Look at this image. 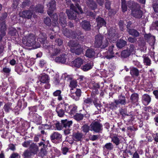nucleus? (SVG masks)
<instances>
[{
    "label": "nucleus",
    "instance_id": "aec40b11",
    "mask_svg": "<svg viewBox=\"0 0 158 158\" xmlns=\"http://www.w3.org/2000/svg\"><path fill=\"white\" fill-rule=\"evenodd\" d=\"M82 28L85 30L89 31L90 29V25L89 22L86 20L82 21L80 23Z\"/></svg>",
    "mask_w": 158,
    "mask_h": 158
},
{
    "label": "nucleus",
    "instance_id": "f257e3e1",
    "mask_svg": "<svg viewBox=\"0 0 158 158\" xmlns=\"http://www.w3.org/2000/svg\"><path fill=\"white\" fill-rule=\"evenodd\" d=\"M40 36L37 39V43H36L35 37L34 35L32 34H29L23 37L22 42L26 46H33L35 48H39L40 46V44H43L46 39V35L44 34L41 33Z\"/></svg>",
    "mask_w": 158,
    "mask_h": 158
},
{
    "label": "nucleus",
    "instance_id": "6e6d98bb",
    "mask_svg": "<svg viewBox=\"0 0 158 158\" xmlns=\"http://www.w3.org/2000/svg\"><path fill=\"white\" fill-rule=\"evenodd\" d=\"M122 11L123 12L126 11L127 10V6L126 5L125 2L123 1H122Z\"/></svg>",
    "mask_w": 158,
    "mask_h": 158
},
{
    "label": "nucleus",
    "instance_id": "9d476101",
    "mask_svg": "<svg viewBox=\"0 0 158 158\" xmlns=\"http://www.w3.org/2000/svg\"><path fill=\"white\" fill-rule=\"evenodd\" d=\"M62 31L64 35L67 37L72 38L76 37V31H73L71 30L69 31L66 28H63Z\"/></svg>",
    "mask_w": 158,
    "mask_h": 158
},
{
    "label": "nucleus",
    "instance_id": "69168bd1",
    "mask_svg": "<svg viewBox=\"0 0 158 158\" xmlns=\"http://www.w3.org/2000/svg\"><path fill=\"white\" fill-rule=\"evenodd\" d=\"M62 150L63 154L64 155H66L67 152L69 151V149L66 147H63L62 148Z\"/></svg>",
    "mask_w": 158,
    "mask_h": 158
},
{
    "label": "nucleus",
    "instance_id": "f704fd0d",
    "mask_svg": "<svg viewBox=\"0 0 158 158\" xmlns=\"http://www.w3.org/2000/svg\"><path fill=\"white\" fill-rule=\"evenodd\" d=\"M76 37H77V39L80 40L84 41V36L80 31H77L75 32Z\"/></svg>",
    "mask_w": 158,
    "mask_h": 158
},
{
    "label": "nucleus",
    "instance_id": "e433bc0d",
    "mask_svg": "<svg viewBox=\"0 0 158 158\" xmlns=\"http://www.w3.org/2000/svg\"><path fill=\"white\" fill-rule=\"evenodd\" d=\"M68 45L71 48H75L77 47L80 44L76 41L73 40H71L68 43Z\"/></svg>",
    "mask_w": 158,
    "mask_h": 158
},
{
    "label": "nucleus",
    "instance_id": "5701e85b",
    "mask_svg": "<svg viewBox=\"0 0 158 158\" xmlns=\"http://www.w3.org/2000/svg\"><path fill=\"white\" fill-rule=\"evenodd\" d=\"M114 46L113 45H112L109 47L108 51V55L106 56V57L108 59L112 58L114 57L113 55L114 52H113V49Z\"/></svg>",
    "mask_w": 158,
    "mask_h": 158
},
{
    "label": "nucleus",
    "instance_id": "412c9836",
    "mask_svg": "<svg viewBox=\"0 0 158 158\" xmlns=\"http://www.w3.org/2000/svg\"><path fill=\"white\" fill-rule=\"evenodd\" d=\"M83 136L82 133L79 132L74 134L73 135V139L76 141H81Z\"/></svg>",
    "mask_w": 158,
    "mask_h": 158
},
{
    "label": "nucleus",
    "instance_id": "ea45409f",
    "mask_svg": "<svg viewBox=\"0 0 158 158\" xmlns=\"http://www.w3.org/2000/svg\"><path fill=\"white\" fill-rule=\"evenodd\" d=\"M11 105L12 103L10 102L6 104L3 107V109L6 112H8L10 110L12 109V108L11 107Z\"/></svg>",
    "mask_w": 158,
    "mask_h": 158
},
{
    "label": "nucleus",
    "instance_id": "bb28decb",
    "mask_svg": "<svg viewBox=\"0 0 158 158\" xmlns=\"http://www.w3.org/2000/svg\"><path fill=\"white\" fill-rule=\"evenodd\" d=\"M86 3L88 6L93 10L97 7V5L93 0H87Z\"/></svg>",
    "mask_w": 158,
    "mask_h": 158
},
{
    "label": "nucleus",
    "instance_id": "1a4fd4ad",
    "mask_svg": "<svg viewBox=\"0 0 158 158\" xmlns=\"http://www.w3.org/2000/svg\"><path fill=\"white\" fill-rule=\"evenodd\" d=\"M47 5L48 7L47 13L50 16H51V15L52 14L56 8V2L54 0H51Z\"/></svg>",
    "mask_w": 158,
    "mask_h": 158
},
{
    "label": "nucleus",
    "instance_id": "6e6552de",
    "mask_svg": "<svg viewBox=\"0 0 158 158\" xmlns=\"http://www.w3.org/2000/svg\"><path fill=\"white\" fill-rule=\"evenodd\" d=\"M118 37V35L115 29L113 28H110L108 31V39L111 41H115Z\"/></svg>",
    "mask_w": 158,
    "mask_h": 158
},
{
    "label": "nucleus",
    "instance_id": "de8ad7c7",
    "mask_svg": "<svg viewBox=\"0 0 158 158\" xmlns=\"http://www.w3.org/2000/svg\"><path fill=\"white\" fill-rule=\"evenodd\" d=\"M81 128L84 132L86 133L89 131V127L88 125L85 124Z\"/></svg>",
    "mask_w": 158,
    "mask_h": 158
},
{
    "label": "nucleus",
    "instance_id": "7ed1b4c3",
    "mask_svg": "<svg viewBox=\"0 0 158 158\" xmlns=\"http://www.w3.org/2000/svg\"><path fill=\"white\" fill-rule=\"evenodd\" d=\"M128 3V6L131 10V14L133 16L138 19L142 17L143 12L139 9V5L133 1H129Z\"/></svg>",
    "mask_w": 158,
    "mask_h": 158
},
{
    "label": "nucleus",
    "instance_id": "052dcab7",
    "mask_svg": "<svg viewBox=\"0 0 158 158\" xmlns=\"http://www.w3.org/2000/svg\"><path fill=\"white\" fill-rule=\"evenodd\" d=\"M153 8L156 13H158V3H156L152 5Z\"/></svg>",
    "mask_w": 158,
    "mask_h": 158
},
{
    "label": "nucleus",
    "instance_id": "b1692460",
    "mask_svg": "<svg viewBox=\"0 0 158 158\" xmlns=\"http://www.w3.org/2000/svg\"><path fill=\"white\" fill-rule=\"evenodd\" d=\"M95 54V52L92 48L87 49L85 53L86 56L89 58H91L94 56Z\"/></svg>",
    "mask_w": 158,
    "mask_h": 158
},
{
    "label": "nucleus",
    "instance_id": "4c0bfd02",
    "mask_svg": "<svg viewBox=\"0 0 158 158\" xmlns=\"http://www.w3.org/2000/svg\"><path fill=\"white\" fill-rule=\"evenodd\" d=\"M130 73L133 76H138L139 75V71L137 69L133 68L131 70Z\"/></svg>",
    "mask_w": 158,
    "mask_h": 158
},
{
    "label": "nucleus",
    "instance_id": "8fccbe9b",
    "mask_svg": "<svg viewBox=\"0 0 158 158\" xmlns=\"http://www.w3.org/2000/svg\"><path fill=\"white\" fill-rule=\"evenodd\" d=\"M51 16H50L53 19V21L54 22L55 25H56L58 23V16L56 14H54L52 15V14L51 15Z\"/></svg>",
    "mask_w": 158,
    "mask_h": 158
},
{
    "label": "nucleus",
    "instance_id": "338daca9",
    "mask_svg": "<svg viewBox=\"0 0 158 158\" xmlns=\"http://www.w3.org/2000/svg\"><path fill=\"white\" fill-rule=\"evenodd\" d=\"M56 126L57 130H60L62 128V126L59 123H57L56 124Z\"/></svg>",
    "mask_w": 158,
    "mask_h": 158
},
{
    "label": "nucleus",
    "instance_id": "0eeeda50",
    "mask_svg": "<svg viewBox=\"0 0 158 158\" xmlns=\"http://www.w3.org/2000/svg\"><path fill=\"white\" fill-rule=\"evenodd\" d=\"M70 96L76 101L78 100L81 95V91L80 89H70Z\"/></svg>",
    "mask_w": 158,
    "mask_h": 158
},
{
    "label": "nucleus",
    "instance_id": "603ef678",
    "mask_svg": "<svg viewBox=\"0 0 158 158\" xmlns=\"http://www.w3.org/2000/svg\"><path fill=\"white\" fill-rule=\"evenodd\" d=\"M83 117V115L81 114H77L74 117V119L77 121L81 120Z\"/></svg>",
    "mask_w": 158,
    "mask_h": 158
},
{
    "label": "nucleus",
    "instance_id": "a19ab883",
    "mask_svg": "<svg viewBox=\"0 0 158 158\" xmlns=\"http://www.w3.org/2000/svg\"><path fill=\"white\" fill-rule=\"evenodd\" d=\"M145 39L148 40L149 39L152 40V44H154L155 42V37L152 35L150 34H145L144 35Z\"/></svg>",
    "mask_w": 158,
    "mask_h": 158
},
{
    "label": "nucleus",
    "instance_id": "4468645a",
    "mask_svg": "<svg viewBox=\"0 0 158 158\" xmlns=\"http://www.w3.org/2000/svg\"><path fill=\"white\" fill-rule=\"evenodd\" d=\"M59 23L63 27H65L67 25L66 16L63 13H60L59 20Z\"/></svg>",
    "mask_w": 158,
    "mask_h": 158
},
{
    "label": "nucleus",
    "instance_id": "9b49d317",
    "mask_svg": "<svg viewBox=\"0 0 158 158\" xmlns=\"http://www.w3.org/2000/svg\"><path fill=\"white\" fill-rule=\"evenodd\" d=\"M67 56L65 54H62L59 56L56 57L54 59L55 62L58 63L65 64L67 59Z\"/></svg>",
    "mask_w": 158,
    "mask_h": 158
},
{
    "label": "nucleus",
    "instance_id": "7c9ffc66",
    "mask_svg": "<svg viewBox=\"0 0 158 158\" xmlns=\"http://www.w3.org/2000/svg\"><path fill=\"white\" fill-rule=\"evenodd\" d=\"M61 122L63 127L65 128L69 127L73 123L72 121H68L66 119L62 120Z\"/></svg>",
    "mask_w": 158,
    "mask_h": 158
},
{
    "label": "nucleus",
    "instance_id": "13d9d810",
    "mask_svg": "<svg viewBox=\"0 0 158 158\" xmlns=\"http://www.w3.org/2000/svg\"><path fill=\"white\" fill-rule=\"evenodd\" d=\"M128 41L131 43H135L137 41V40L136 38L130 37L128 38Z\"/></svg>",
    "mask_w": 158,
    "mask_h": 158
},
{
    "label": "nucleus",
    "instance_id": "6ab92c4d",
    "mask_svg": "<svg viewBox=\"0 0 158 158\" xmlns=\"http://www.w3.org/2000/svg\"><path fill=\"white\" fill-rule=\"evenodd\" d=\"M142 100L143 103L145 105H147L150 102L151 98L147 94H144L142 96Z\"/></svg>",
    "mask_w": 158,
    "mask_h": 158
},
{
    "label": "nucleus",
    "instance_id": "a878e982",
    "mask_svg": "<svg viewBox=\"0 0 158 158\" xmlns=\"http://www.w3.org/2000/svg\"><path fill=\"white\" fill-rule=\"evenodd\" d=\"M129 34L135 37H137L139 35V33L135 29H128L127 30Z\"/></svg>",
    "mask_w": 158,
    "mask_h": 158
},
{
    "label": "nucleus",
    "instance_id": "bf43d9fd",
    "mask_svg": "<svg viewBox=\"0 0 158 158\" xmlns=\"http://www.w3.org/2000/svg\"><path fill=\"white\" fill-rule=\"evenodd\" d=\"M3 71L6 73H9L11 71V69L10 68L5 67L2 69Z\"/></svg>",
    "mask_w": 158,
    "mask_h": 158
},
{
    "label": "nucleus",
    "instance_id": "f8f14e48",
    "mask_svg": "<svg viewBox=\"0 0 158 158\" xmlns=\"http://www.w3.org/2000/svg\"><path fill=\"white\" fill-rule=\"evenodd\" d=\"M49 52L51 56H56L59 54L60 50L56 48L55 46L52 45L48 48Z\"/></svg>",
    "mask_w": 158,
    "mask_h": 158
},
{
    "label": "nucleus",
    "instance_id": "e2e57ef3",
    "mask_svg": "<svg viewBox=\"0 0 158 158\" xmlns=\"http://www.w3.org/2000/svg\"><path fill=\"white\" fill-rule=\"evenodd\" d=\"M128 52H130V53L134 51L135 50V47L133 44H131L130 45L129 48L127 49Z\"/></svg>",
    "mask_w": 158,
    "mask_h": 158
},
{
    "label": "nucleus",
    "instance_id": "a211bd4d",
    "mask_svg": "<svg viewBox=\"0 0 158 158\" xmlns=\"http://www.w3.org/2000/svg\"><path fill=\"white\" fill-rule=\"evenodd\" d=\"M71 51L73 53H75L77 55H79L82 52L83 49L81 45H79L75 48H70Z\"/></svg>",
    "mask_w": 158,
    "mask_h": 158
},
{
    "label": "nucleus",
    "instance_id": "c756f323",
    "mask_svg": "<svg viewBox=\"0 0 158 158\" xmlns=\"http://www.w3.org/2000/svg\"><path fill=\"white\" fill-rule=\"evenodd\" d=\"M139 94L137 93H133L131 94L130 98L131 102L135 103L138 102Z\"/></svg>",
    "mask_w": 158,
    "mask_h": 158
},
{
    "label": "nucleus",
    "instance_id": "0e129e2a",
    "mask_svg": "<svg viewBox=\"0 0 158 158\" xmlns=\"http://www.w3.org/2000/svg\"><path fill=\"white\" fill-rule=\"evenodd\" d=\"M55 42L59 46L63 44V41L60 39H56L55 40Z\"/></svg>",
    "mask_w": 158,
    "mask_h": 158
},
{
    "label": "nucleus",
    "instance_id": "09e8293b",
    "mask_svg": "<svg viewBox=\"0 0 158 158\" xmlns=\"http://www.w3.org/2000/svg\"><path fill=\"white\" fill-rule=\"evenodd\" d=\"M111 141L116 145H118L120 143V140L117 136H114L111 139Z\"/></svg>",
    "mask_w": 158,
    "mask_h": 158
},
{
    "label": "nucleus",
    "instance_id": "72a5a7b5",
    "mask_svg": "<svg viewBox=\"0 0 158 158\" xmlns=\"http://www.w3.org/2000/svg\"><path fill=\"white\" fill-rule=\"evenodd\" d=\"M32 154L29 149H27L24 151L22 154V156L24 157V158H29L31 157Z\"/></svg>",
    "mask_w": 158,
    "mask_h": 158
},
{
    "label": "nucleus",
    "instance_id": "ddd939ff",
    "mask_svg": "<svg viewBox=\"0 0 158 158\" xmlns=\"http://www.w3.org/2000/svg\"><path fill=\"white\" fill-rule=\"evenodd\" d=\"M33 12L31 10H25L19 13V15L22 18L28 19L31 18Z\"/></svg>",
    "mask_w": 158,
    "mask_h": 158
},
{
    "label": "nucleus",
    "instance_id": "37998d69",
    "mask_svg": "<svg viewBox=\"0 0 158 158\" xmlns=\"http://www.w3.org/2000/svg\"><path fill=\"white\" fill-rule=\"evenodd\" d=\"M143 57L144 59L143 62L146 65L150 66L151 64V61L149 58L146 56L143 55Z\"/></svg>",
    "mask_w": 158,
    "mask_h": 158
},
{
    "label": "nucleus",
    "instance_id": "2f4dec72",
    "mask_svg": "<svg viewBox=\"0 0 158 158\" xmlns=\"http://www.w3.org/2000/svg\"><path fill=\"white\" fill-rule=\"evenodd\" d=\"M44 6L42 4H38L35 8V10L36 11L40 13H42L44 12Z\"/></svg>",
    "mask_w": 158,
    "mask_h": 158
},
{
    "label": "nucleus",
    "instance_id": "423d86ee",
    "mask_svg": "<svg viewBox=\"0 0 158 158\" xmlns=\"http://www.w3.org/2000/svg\"><path fill=\"white\" fill-rule=\"evenodd\" d=\"M90 130L99 133L102 130V125L98 121L93 122L90 124Z\"/></svg>",
    "mask_w": 158,
    "mask_h": 158
},
{
    "label": "nucleus",
    "instance_id": "49530a36",
    "mask_svg": "<svg viewBox=\"0 0 158 158\" xmlns=\"http://www.w3.org/2000/svg\"><path fill=\"white\" fill-rule=\"evenodd\" d=\"M46 147L41 148L40 151L39 153V155L41 156H44L47 154V152L46 150Z\"/></svg>",
    "mask_w": 158,
    "mask_h": 158
},
{
    "label": "nucleus",
    "instance_id": "473e14b6",
    "mask_svg": "<svg viewBox=\"0 0 158 158\" xmlns=\"http://www.w3.org/2000/svg\"><path fill=\"white\" fill-rule=\"evenodd\" d=\"M127 43L126 41L120 39L117 42V46L119 48H122L126 45Z\"/></svg>",
    "mask_w": 158,
    "mask_h": 158
},
{
    "label": "nucleus",
    "instance_id": "20e7f679",
    "mask_svg": "<svg viewBox=\"0 0 158 158\" xmlns=\"http://www.w3.org/2000/svg\"><path fill=\"white\" fill-rule=\"evenodd\" d=\"M108 44V41L106 39L104 40V37L102 35L99 34L96 35L94 45L96 47H101L102 48H104L107 46Z\"/></svg>",
    "mask_w": 158,
    "mask_h": 158
},
{
    "label": "nucleus",
    "instance_id": "58836bf2",
    "mask_svg": "<svg viewBox=\"0 0 158 158\" xmlns=\"http://www.w3.org/2000/svg\"><path fill=\"white\" fill-rule=\"evenodd\" d=\"M61 91L60 90H58L54 92L53 95L55 96H58V100L60 101L62 100V98L61 95Z\"/></svg>",
    "mask_w": 158,
    "mask_h": 158
},
{
    "label": "nucleus",
    "instance_id": "79ce46f5",
    "mask_svg": "<svg viewBox=\"0 0 158 158\" xmlns=\"http://www.w3.org/2000/svg\"><path fill=\"white\" fill-rule=\"evenodd\" d=\"M77 85V82L76 80H71L70 82L69 87L71 88V89L75 88Z\"/></svg>",
    "mask_w": 158,
    "mask_h": 158
},
{
    "label": "nucleus",
    "instance_id": "680f3d73",
    "mask_svg": "<svg viewBox=\"0 0 158 158\" xmlns=\"http://www.w3.org/2000/svg\"><path fill=\"white\" fill-rule=\"evenodd\" d=\"M99 137V135H93L90 137V139L92 141H94L97 139Z\"/></svg>",
    "mask_w": 158,
    "mask_h": 158
},
{
    "label": "nucleus",
    "instance_id": "39448f33",
    "mask_svg": "<svg viewBox=\"0 0 158 158\" xmlns=\"http://www.w3.org/2000/svg\"><path fill=\"white\" fill-rule=\"evenodd\" d=\"M68 106V104L64 102L60 103L57 106L56 110L58 115L60 117H63L65 111L67 110V107Z\"/></svg>",
    "mask_w": 158,
    "mask_h": 158
},
{
    "label": "nucleus",
    "instance_id": "f03ea898",
    "mask_svg": "<svg viewBox=\"0 0 158 158\" xmlns=\"http://www.w3.org/2000/svg\"><path fill=\"white\" fill-rule=\"evenodd\" d=\"M70 9L72 10L71 11L67 9L66 11V13L68 18L70 19H75L77 17V14H78L79 12L81 13L83 12L81 8L78 4H76L75 6L73 4H71Z\"/></svg>",
    "mask_w": 158,
    "mask_h": 158
},
{
    "label": "nucleus",
    "instance_id": "f3484780",
    "mask_svg": "<svg viewBox=\"0 0 158 158\" xmlns=\"http://www.w3.org/2000/svg\"><path fill=\"white\" fill-rule=\"evenodd\" d=\"M29 149L34 155L36 154L39 151L38 146L36 144L34 143L30 145Z\"/></svg>",
    "mask_w": 158,
    "mask_h": 158
},
{
    "label": "nucleus",
    "instance_id": "4d7b16f0",
    "mask_svg": "<svg viewBox=\"0 0 158 158\" xmlns=\"http://www.w3.org/2000/svg\"><path fill=\"white\" fill-rule=\"evenodd\" d=\"M118 25L121 30L123 31L124 30V22L122 20L120 21L118 23Z\"/></svg>",
    "mask_w": 158,
    "mask_h": 158
},
{
    "label": "nucleus",
    "instance_id": "a18cd8bd",
    "mask_svg": "<svg viewBox=\"0 0 158 158\" xmlns=\"http://www.w3.org/2000/svg\"><path fill=\"white\" fill-rule=\"evenodd\" d=\"M104 148L107 150H111L114 148V146L111 143H107L104 145Z\"/></svg>",
    "mask_w": 158,
    "mask_h": 158
},
{
    "label": "nucleus",
    "instance_id": "864d4df0",
    "mask_svg": "<svg viewBox=\"0 0 158 158\" xmlns=\"http://www.w3.org/2000/svg\"><path fill=\"white\" fill-rule=\"evenodd\" d=\"M93 103L95 106L99 110L101 106V105L100 103L99 102H98V99H95L94 101H93Z\"/></svg>",
    "mask_w": 158,
    "mask_h": 158
},
{
    "label": "nucleus",
    "instance_id": "c03bdc74",
    "mask_svg": "<svg viewBox=\"0 0 158 158\" xmlns=\"http://www.w3.org/2000/svg\"><path fill=\"white\" fill-rule=\"evenodd\" d=\"M130 54V52H128V50H124L122 51L121 56L123 57L126 58L129 56Z\"/></svg>",
    "mask_w": 158,
    "mask_h": 158
},
{
    "label": "nucleus",
    "instance_id": "393cba45",
    "mask_svg": "<svg viewBox=\"0 0 158 158\" xmlns=\"http://www.w3.org/2000/svg\"><path fill=\"white\" fill-rule=\"evenodd\" d=\"M62 136L61 134L57 132H54L50 136V138L51 140L56 139L59 140L61 139Z\"/></svg>",
    "mask_w": 158,
    "mask_h": 158
},
{
    "label": "nucleus",
    "instance_id": "5fc2aeb1",
    "mask_svg": "<svg viewBox=\"0 0 158 158\" xmlns=\"http://www.w3.org/2000/svg\"><path fill=\"white\" fill-rule=\"evenodd\" d=\"M92 102V100L90 98H85L84 100V103L85 104H90Z\"/></svg>",
    "mask_w": 158,
    "mask_h": 158
},
{
    "label": "nucleus",
    "instance_id": "cd10ccee",
    "mask_svg": "<svg viewBox=\"0 0 158 158\" xmlns=\"http://www.w3.org/2000/svg\"><path fill=\"white\" fill-rule=\"evenodd\" d=\"M82 64V60L80 58H77L73 62V64L74 66L77 68H79L80 67Z\"/></svg>",
    "mask_w": 158,
    "mask_h": 158
},
{
    "label": "nucleus",
    "instance_id": "dca6fc26",
    "mask_svg": "<svg viewBox=\"0 0 158 158\" xmlns=\"http://www.w3.org/2000/svg\"><path fill=\"white\" fill-rule=\"evenodd\" d=\"M115 103L116 105L120 104L122 105H125L126 104V100L124 96L120 95L118 96V99L115 100Z\"/></svg>",
    "mask_w": 158,
    "mask_h": 158
},
{
    "label": "nucleus",
    "instance_id": "3c124183",
    "mask_svg": "<svg viewBox=\"0 0 158 158\" xmlns=\"http://www.w3.org/2000/svg\"><path fill=\"white\" fill-rule=\"evenodd\" d=\"M44 23L48 26H50L51 24V20L49 17H46L44 19Z\"/></svg>",
    "mask_w": 158,
    "mask_h": 158
},
{
    "label": "nucleus",
    "instance_id": "2eb2a0df",
    "mask_svg": "<svg viewBox=\"0 0 158 158\" xmlns=\"http://www.w3.org/2000/svg\"><path fill=\"white\" fill-rule=\"evenodd\" d=\"M40 81H38L37 83L39 85V83L41 84V83H47L49 82V78L48 76L46 74H43L40 76Z\"/></svg>",
    "mask_w": 158,
    "mask_h": 158
},
{
    "label": "nucleus",
    "instance_id": "c9c22d12",
    "mask_svg": "<svg viewBox=\"0 0 158 158\" xmlns=\"http://www.w3.org/2000/svg\"><path fill=\"white\" fill-rule=\"evenodd\" d=\"M93 67L91 63H87L82 67L81 69L84 71H86L90 69Z\"/></svg>",
    "mask_w": 158,
    "mask_h": 158
},
{
    "label": "nucleus",
    "instance_id": "4be33fe9",
    "mask_svg": "<svg viewBox=\"0 0 158 158\" xmlns=\"http://www.w3.org/2000/svg\"><path fill=\"white\" fill-rule=\"evenodd\" d=\"M96 21L97 23L98 26L99 27L105 25L106 24V22L104 19L101 17H98L97 18Z\"/></svg>",
    "mask_w": 158,
    "mask_h": 158
},
{
    "label": "nucleus",
    "instance_id": "774afa93",
    "mask_svg": "<svg viewBox=\"0 0 158 158\" xmlns=\"http://www.w3.org/2000/svg\"><path fill=\"white\" fill-rule=\"evenodd\" d=\"M9 148L12 151H14L15 150V146L12 144H11L9 145Z\"/></svg>",
    "mask_w": 158,
    "mask_h": 158
},
{
    "label": "nucleus",
    "instance_id": "c85d7f7f",
    "mask_svg": "<svg viewBox=\"0 0 158 158\" xmlns=\"http://www.w3.org/2000/svg\"><path fill=\"white\" fill-rule=\"evenodd\" d=\"M6 25L4 22H0V32L3 33V34L6 33Z\"/></svg>",
    "mask_w": 158,
    "mask_h": 158
}]
</instances>
